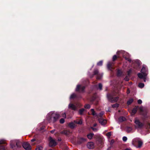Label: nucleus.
I'll use <instances>...</instances> for the list:
<instances>
[{"mask_svg":"<svg viewBox=\"0 0 150 150\" xmlns=\"http://www.w3.org/2000/svg\"><path fill=\"white\" fill-rule=\"evenodd\" d=\"M58 141H61V139H58Z\"/></svg>","mask_w":150,"mask_h":150,"instance_id":"nucleus-57","label":"nucleus"},{"mask_svg":"<svg viewBox=\"0 0 150 150\" xmlns=\"http://www.w3.org/2000/svg\"><path fill=\"white\" fill-rule=\"evenodd\" d=\"M62 116L64 117V118H66V115L65 113H64L62 114Z\"/></svg>","mask_w":150,"mask_h":150,"instance_id":"nucleus-47","label":"nucleus"},{"mask_svg":"<svg viewBox=\"0 0 150 150\" xmlns=\"http://www.w3.org/2000/svg\"><path fill=\"white\" fill-rule=\"evenodd\" d=\"M126 130L128 133L132 132V128L129 127H127L126 128Z\"/></svg>","mask_w":150,"mask_h":150,"instance_id":"nucleus-17","label":"nucleus"},{"mask_svg":"<svg viewBox=\"0 0 150 150\" xmlns=\"http://www.w3.org/2000/svg\"><path fill=\"white\" fill-rule=\"evenodd\" d=\"M35 139H33L31 140V142H33L35 141Z\"/></svg>","mask_w":150,"mask_h":150,"instance_id":"nucleus-50","label":"nucleus"},{"mask_svg":"<svg viewBox=\"0 0 150 150\" xmlns=\"http://www.w3.org/2000/svg\"><path fill=\"white\" fill-rule=\"evenodd\" d=\"M43 149V147L41 146H38L36 149V150H42Z\"/></svg>","mask_w":150,"mask_h":150,"instance_id":"nucleus-25","label":"nucleus"},{"mask_svg":"<svg viewBox=\"0 0 150 150\" xmlns=\"http://www.w3.org/2000/svg\"><path fill=\"white\" fill-rule=\"evenodd\" d=\"M124 79L126 81H128L129 79L127 76H126Z\"/></svg>","mask_w":150,"mask_h":150,"instance_id":"nucleus-48","label":"nucleus"},{"mask_svg":"<svg viewBox=\"0 0 150 150\" xmlns=\"http://www.w3.org/2000/svg\"><path fill=\"white\" fill-rule=\"evenodd\" d=\"M132 62L133 63H135L138 65H139L140 64V61L138 60H135L133 61Z\"/></svg>","mask_w":150,"mask_h":150,"instance_id":"nucleus-22","label":"nucleus"},{"mask_svg":"<svg viewBox=\"0 0 150 150\" xmlns=\"http://www.w3.org/2000/svg\"><path fill=\"white\" fill-rule=\"evenodd\" d=\"M104 113L103 112H101L98 115V117H101L103 115Z\"/></svg>","mask_w":150,"mask_h":150,"instance_id":"nucleus-38","label":"nucleus"},{"mask_svg":"<svg viewBox=\"0 0 150 150\" xmlns=\"http://www.w3.org/2000/svg\"><path fill=\"white\" fill-rule=\"evenodd\" d=\"M6 147L5 146L2 145L0 146V150H5Z\"/></svg>","mask_w":150,"mask_h":150,"instance_id":"nucleus-24","label":"nucleus"},{"mask_svg":"<svg viewBox=\"0 0 150 150\" xmlns=\"http://www.w3.org/2000/svg\"><path fill=\"white\" fill-rule=\"evenodd\" d=\"M76 96V95L75 93H73L71 95L70 97V99H73Z\"/></svg>","mask_w":150,"mask_h":150,"instance_id":"nucleus-29","label":"nucleus"},{"mask_svg":"<svg viewBox=\"0 0 150 150\" xmlns=\"http://www.w3.org/2000/svg\"><path fill=\"white\" fill-rule=\"evenodd\" d=\"M139 110L140 112H142L144 111V108L143 107H141L139 108Z\"/></svg>","mask_w":150,"mask_h":150,"instance_id":"nucleus-41","label":"nucleus"},{"mask_svg":"<svg viewBox=\"0 0 150 150\" xmlns=\"http://www.w3.org/2000/svg\"><path fill=\"white\" fill-rule=\"evenodd\" d=\"M134 123L135 124V127L136 128H141L143 125V123L141 122L139 120L137 119H135Z\"/></svg>","mask_w":150,"mask_h":150,"instance_id":"nucleus-5","label":"nucleus"},{"mask_svg":"<svg viewBox=\"0 0 150 150\" xmlns=\"http://www.w3.org/2000/svg\"><path fill=\"white\" fill-rule=\"evenodd\" d=\"M141 72L140 73H138L137 75L138 77L140 78L144 79V82L146 81V77L148 74V70L146 66L145 65H143L142 67Z\"/></svg>","mask_w":150,"mask_h":150,"instance_id":"nucleus-2","label":"nucleus"},{"mask_svg":"<svg viewBox=\"0 0 150 150\" xmlns=\"http://www.w3.org/2000/svg\"><path fill=\"white\" fill-rule=\"evenodd\" d=\"M133 99H130L127 101V104L128 105H130L133 102Z\"/></svg>","mask_w":150,"mask_h":150,"instance_id":"nucleus-23","label":"nucleus"},{"mask_svg":"<svg viewBox=\"0 0 150 150\" xmlns=\"http://www.w3.org/2000/svg\"><path fill=\"white\" fill-rule=\"evenodd\" d=\"M144 86V84L143 83H140L139 84L138 86L140 88H142Z\"/></svg>","mask_w":150,"mask_h":150,"instance_id":"nucleus-27","label":"nucleus"},{"mask_svg":"<svg viewBox=\"0 0 150 150\" xmlns=\"http://www.w3.org/2000/svg\"><path fill=\"white\" fill-rule=\"evenodd\" d=\"M148 127L149 128H150V123H149L148 124Z\"/></svg>","mask_w":150,"mask_h":150,"instance_id":"nucleus-53","label":"nucleus"},{"mask_svg":"<svg viewBox=\"0 0 150 150\" xmlns=\"http://www.w3.org/2000/svg\"><path fill=\"white\" fill-rule=\"evenodd\" d=\"M85 88V86H81L80 85H78L77 86L76 89V91H78L80 90L81 92H83L84 91Z\"/></svg>","mask_w":150,"mask_h":150,"instance_id":"nucleus-10","label":"nucleus"},{"mask_svg":"<svg viewBox=\"0 0 150 150\" xmlns=\"http://www.w3.org/2000/svg\"><path fill=\"white\" fill-rule=\"evenodd\" d=\"M137 102L138 104H141L142 103V101L141 100L139 99L138 100Z\"/></svg>","mask_w":150,"mask_h":150,"instance_id":"nucleus-45","label":"nucleus"},{"mask_svg":"<svg viewBox=\"0 0 150 150\" xmlns=\"http://www.w3.org/2000/svg\"><path fill=\"white\" fill-rule=\"evenodd\" d=\"M114 142H115V141H114V140H113V139L111 141L110 143V145H112L114 144Z\"/></svg>","mask_w":150,"mask_h":150,"instance_id":"nucleus-44","label":"nucleus"},{"mask_svg":"<svg viewBox=\"0 0 150 150\" xmlns=\"http://www.w3.org/2000/svg\"><path fill=\"white\" fill-rule=\"evenodd\" d=\"M111 132H109L106 134V135L108 138H109L111 136Z\"/></svg>","mask_w":150,"mask_h":150,"instance_id":"nucleus-30","label":"nucleus"},{"mask_svg":"<svg viewBox=\"0 0 150 150\" xmlns=\"http://www.w3.org/2000/svg\"><path fill=\"white\" fill-rule=\"evenodd\" d=\"M91 128L93 130L94 132H96L98 131V129L96 128H94L93 127H91Z\"/></svg>","mask_w":150,"mask_h":150,"instance_id":"nucleus-34","label":"nucleus"},{"mask_svg":"<svg viewBox=\"0 0 150 150\" xmlns=\"http://www.w3.org/2000/svg\"><path fill=\"white\" fill-rule=\"evenodd\" d=\"M122 140L124 142H125L127 140V138L125 136L123 137L122 138Z\"/></svg>","mask_w":150,"mask_h":150,"instance_id":"nucleus-40","label":"nucleus"},{"mask_svg":"<svg viewBox=\"0 0 150 150\" xmlns=\"http://www.w3.org/2000/svg\"><path fill=\"white\" fill-rule=\"evenodd\" d=\"M74 122H75L76 124H81L82 123V121L81 120H80L79 121L75 120Z\"/></svg>","mask_w":150,"mask_h":150,"instance_id":"nucleus-26","label":"nucleus"},{"mask_svg":"<svg viewBox=\"0 0 150 150\" xmlns=\"http://www.w3.org/2000/svg\"><path fill=\"white\" fill-rule=\"evenodd\" d=\"M99 123L102 125H104L106 122V120L103 119L101 117L98 119Z\"/></svg>","mask_w":150,"mask_h":150,"instance_id":"nucleus-11","label":"nucleus"},{"mask_svg":"<svg viewBox=\"0 0 150 150\" xmlns=\"http://www.w3.org/2000/svg\"><path fill=\"white\" fill-rule=\"evenodd\" d=\"M85 108L86 109H89L90 108V105L89 104H86L84 106Z\"/></svg>","mask_w":150,"mask_h":150,"instance_id":"nucleus-37","label":"nucleus"},{"mask_svg":"<svg viewBox=\"0 0 150 150\" xmlns=\"http://www.w3.org/2000/svg\"><path fill=\"white\" fill-rule=\"evenodd\" d=\"M49 146H55L57 144V143L54 139H53L51 137H50L49 138Z\"/></svg>","mask_w":150,"mask_h":150,"instance_id":"nucleus-7","label":"nucleus"},{"mask_svg":"<svg viewBox=\"0 0 150 150\" xmlns=\"http://www.w3.org/2000/svg\"><path fill=\"white\" fill-rule=\"evenodd\" d=\"M126 120V118L124 117H120L118 118V122H122Z\"/></svg>","mask_w":150,"mask_h":150,"instance_id":"nucleus-16","label":"nucleus"},{"mask_svg":"<svg viewBox=\"0 0 150 150\" xmlns=\"http://www.w3.org/2000/svg\"><path fill=\"white\" fill-rule=\"evenodd\" d=\"M86 141V139L85 138H81L80 139L79 141H81V142H80V143H81V142H84Z\"/></svg>","mask_w":150,"mask_h":150,"instance_id":"nucleus-36","label":"nucleus"},{"mask_svg":"<svg viewBox=\"0 0 150 150\" xmlns=\"http://www.w3.org/2000/svg\"><path fill=\"white\" fill-rule=\"evenodd\" d=\"M124 150H131V149L130 148H127Z\"/></svg>","mask_w":150,"mask_h":150,"instance_id":"nucleus-52","label":"nucleus"},{"mask_svg":"<svg viewBox=\"0 0 150 150\" xmlns=\"http://www.w3.org/2000/svg\"><path fill=\"white\" fill-rule=\"evenodd\" d=\"M59 116V115L56 112H51L47 114L46 117L49 122H54L57 120Z\"/></svg>","mask_w":150,"mask_h":150,"instance_id":"nucleus-1","label":"nucleus"},{"mask_svg":"<svg viewBox=\"0 0 150 150\" xmlns=\"http://www.w3.org/2000/svg\"><path fill=\"white\" fill-rule=\"evenodd\" d=\"M69 133V132L67 130H64L61 132L62 134H64L66 135H68Z\"/></svg>","mask_w":150,"mask_h":150,"instance_id":"nucleus-21","label":"nucleus"},{"mask_svg":"<svg viewBox=\"0 0 150 150\" xmlns=\"http://www.w3.org/2000/svg\"><path fill=\"white\" fill-rule=\"evenodd\" d=\"M103 64V61H100L97 63V65L98 66H102Z\"/></svg>","mask_w":150,"mask_h":150,"instance_id":"nucleus-32","label":"nucleus"},{"mask_svg":"<svg viewBox=\"0 0 150 150\" xmlns=\"http://www.w3.org/2000/svg\"><path fill=\"white\" fill-rule=\"evenodd\" d=\"M54 131H55V129H53V130L50 131V132L51 133H53L54 132Z\"/></svg>","mask_w":150,"mask_h":150,"instance_id":"nucleus-51","label":"nucleus"},{"mask_svg":"<svg viewBox=\"0 0 150 150\" xmlns=\"http://www.w3.org/2000/svg\"><path fill=\"white\" fill-rule=\"evenodd\" d=\"M22 144L21 142L19 140L15 139L10 141L11 147L14 150L20 148Z\"/></svg>","mask_w":150,"mask_h":150,"instance_id":"nucleus-4","label":"nucleus"},{"mask_svg":"<svg viewBox=\"0 0 150 150\" xmlns=\"http://www.w3.org/2000/svg\"><path fill=\"white\" fill-rule=\"evenodd\" d=\"M85 110L83 108L80 109L79 111V114L80 115L83 114V112Z\"/></svg>","mask_w":150,"mask_h":150,"instance_id":"nucleus-20","label":"nucleus"},{"mask_svg":"<svg viewBox=\"0 0 150 150\" xmlns=\"http://www.w3.org/2000/svg\"><path fill=\"white\" fill-rule=\"evenodd\" d=\"M91 112L92 113V115L94 116L96 115V113L94 111V109H92L91 110Z\"/></svg>","mask_w":150,"mask_h":150,"instance_id":"nucleus-28","label":"nucleus"},{"mask_svg":"<svg viewBox=\"0 0 150 150\" xmlns=\"http://www.w3.org/2000/svg\"><path fill=\"white\" fill-rule=\"evenodd\" d=\"M112 62H108L107 64L108 68L110 70H111V69H112Z\"/></svg>","mask_w":150,"mask_h":150,"instance_id":"nucleus-15","label":"nucleus"},{"mask_svg":"<svg viewBox=\"0 0 150 150\" xmlns=\"http://www.w3.org/2000/svg\"><path fill=\"white\" fill-rule=\"evenodd\" d=\"M23 148L26 150H31V147L30 145L27 142L24 143L22 144Z\"/></svg>","mask_w":150,"mask_h":150,"instance_id":"nucleus-8","label":"nucleus"},{"mask_svg":"<svg viewBox=\"0 0 150 150\" xmlns=\"http://www.w3.org/2000/svg\"><path fill=\"white\" fill-rule=\"evenodd\" d=\"M137 107L134 108L132 110L131 114L132 115H134L137 112Z\"/></svg>","mask_w":150,"mask_h":150,"instance_id":"nucleus-18","label":"nucleus"},{"mask_svg":"<svg viewBox=\"0 0 150 150\" xmlns=\"http://www.w3.org/2000/svg\"><path fill=\"white\" fill-rule=\"evenodd\" d=\"M126 54H127L128 56L129 55V54L127 53H126Z\"/></svg>","mask_w":150,"mask_h":150,"instance_id":"nucleus-56","label":"nucleus"},{"mask_svg":"<svg viewBox=\"0 0 150 150\" xmlns=\"http://www.w3.org/2000/svg\"><path fill=\"white\" fill-rule=\"evenodd\" d=\"M87 147L89 149H92L94 147V144L93 142H88L87 145Z\"/></svg>","mask_w":150,"mask_h":150,"instance_id":"nucleus-12","label":"nucleus"},{"mask_svg":"<svg viewBox=\"0 0 150 150\" xmlns=\"http://www.w3.org/2000/svg\"><path fill=\"white\" fill-rule=\"evenodd\" d=\"M76 124L74 121V122H72L69 123V126L71 128L73 129L75 127Z\"/></svg>","mask_w":150,"mask_h":150,"instance_id":"nucleus-14","label":"nucleus"},{"mask_svg":"<svg viewBox=\"0 0 150 150\" xmlns=\"http://www.w3.org/2000/svg\"><path fill=\"white\" fill-rule=\"evenodd\" d=\"M81 106V105L79 103L76 104V106L77 107H80Z\"/></svg>","mask_w":150,"mask_h":150,"instance_id":"nucleus-49","label":"nucleus"},{"mask_svg":"<svg viewBox=\"0 0 150 150\" xmlns=\"http://www.w3.org/2000/svg\"><path fill=\"white\" fill-rule=\"evenodd\" d=\"M127 94H129L130 93V91L129 90H127Z\"/></svg>","mask_w":150,"mask_h":150,"instance_id":"nucleus-54","label":"nucleus"},{"mask_svg":"<svg viewBox=\"0 0 150 150\" xmlns=\"http://www.w3.org/2000/svg\"><path fill=\"white\" fill-rule=\"evenodd\" d=\"M122 72L121 70H118L117 71V75L118 76H120L121 75Z\"/></svg>","mask_w":150,"mask_h":150,"instance_id":"nucleus-31","label":"nucleus"},{"mask_svg":"<svg viewBox=\"0 0 150 150\" xmlns=\"http://www.w3.org/2000/svg\"><path fill=\"white\" fill-rule=\"evenodd\" d=\"M132 145L137 148H140L142 146L143 142L142 140L139 138L133 139L132 141Z\"/></svg>","mask_w":150,"mask_h":150,"instance_id":"nucleus-3","label":"nucleus"},{"mask_svg":"<svg viewBox=\"0 0 150 150\" xmlns=\"http://www.w3.org/2000/svg\"><path fill=\"white\" fill-rule=\"evenodd\" d=\"M69 108L74 110H76V107L74 105L71 103L69 104Z\"/></svg>","mask_w":150,"mask_h":150,"instance_id":"nucleus-13","label":"nucleus"},{"mask_svg":"<svg viewBox=\"0 0 150 150\" xmlns=\"http://www.w3.org/2000/svg\"><path fill=\"white\" fill-rule=\"evenodd\" d=\"M123 57L125 58V59H126V60H128V61L129 62H131V60L130 59H129V58H128V57H125V55H123Z\"/></svg>","mask_w":150,"mask_h":150,"instance_id":"nucleus-33","label":"nucleus"},{"mask_svg":"<svg viewBox=\"0 0 150 150\" xmlns=\"http://www.w3.org/2000/svg\"><path fill=\"white\" fill-rule=\"evenodd\" d=\"M60 122L62 124L64 122V118H62L60 120Z\"/></svg>","mask_w":150,"mask_h":150,"instance_id":"nucleus-39","label":"nucleus"},{"mask_svg":"<svg viewBox=\"0 0 150 150\" xmlns=\"http://www.w3.org/2000/svg\"><path fill=\"white\" fill-rule=\"evenodd\" d=\"M97 124H96H96H94L93 125V126L94 127H96V126H97Z\"/></svg>","mask_w":150,"mask_h":150,"instance_id":"nucleus-55","label":"nucleus"},{"mask_svg":"<svg viewBox=\"0 0 150 150\" xmlns=\"http://www.w3.org/2000/svg\"><path fill=\"white\" fill-rule=\"evenodd\" d=\"M102 86H103L102 85L101 83H100L98 84V88H99V89L100 90H102Z\"/></svg>","mask_w":150,"mask_h":150,"instance_id":"nucleus-35","label":"nucleus"},{"mask_svg":"<svg viewBox=\"0 0 150 150\" xmlns=\"http://www.w3.org/2000/svg\"><path fill=\"white\" fill-rule=\"evenodd\" d=\"M117 58V56L116 55H114L112 58V59L113 61H114Z\"/></svg>","mask_w":150,"mask_h":150,"instance_id":"nucleus-43","label":"nucleus"},{"mask_svg":"<svg viewBox=\"0 0 150 150\" xmlns=\"http://www.w3.org/2000/svg\"><path fill=\"white\" fill-rule=\"evenodd\" d=\"M94 75H97L96 79H100L102 77V74H98V71L97 70H94Z\"/></svg>","mask_w":150,"mask_h":150,"instance_id":"nucleus-9","label":"nucleus"},{"mask_svg":"<svg viewBox=\"0 0 150 150\" xmlns=\"http://www.w3.org/2000/svg\"><path fill=\"white\" fill-rule=\"evenodd\" d=\"M112 106L113 108H117L118 107V105L117 104H116L112 105Z\"/></svg>","mask_w":150,"mask_h":150,"instance_id":"nucleus-42","label":"nucleus"},{"mask_svg":"<svg viewBox=\"0 0 150 150\" xmlns=\"http://www.w3.org/2000/svg\"><path fill=\"white\" fill-rule=\"evenodd\" d=\"M107 97L108 100L112 102H116L118 98V97H116L115 98L113 97L112 95L110 94L107 95Z\"/></svg>","mask_w":150,"mask_h":150,"instance_id":"nucleus-6","label":"nucleus"},{"mask_svg":"<svg viewBox=\"0 0 150 150\" xmlns=\"http://www.w3.org/2000/svg\"><path fill=\"white\" fill-rule=\"evenodd\" d=\"M93 135L94 134L93 133H90L87 135V137L88 139H91L92 138Z\"/></svg>","mask_w":150,"mask_h":150,"instance_id":"nucleus-19","label":"nucleus"},{"mask_svg":"<svg viewBox=\"0 0 150 150\" xmlns=\"http://www.w3.org/2000/svg\"><path fill=\"white\" fill-rule=\"evenodd\" d=\"M132 72V70L131 69H129V70L127 72V73H128V76H129L130 74V73H131Z\"/></svg>","mask_w":150,"mask_h":150,"instance_id":"nucleus-46","label":"nucleus"}]
</instances>
